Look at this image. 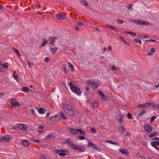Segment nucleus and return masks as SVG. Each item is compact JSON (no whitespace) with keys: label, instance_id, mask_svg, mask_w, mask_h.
<instances>
[{"label":"nucleus","instance_id":"29","mask_svg":"<svg viewBox=\"0 0 159 159\" xmlns=\"http://www.w3.org/2000/svg\"><path fill=\"white\" fill-rule=\"evenodd\" d=\"M155 49L153 48H152L151 50L150 51L149 53H148V54L149 55H152L155 52Z\"/></svg>","mask_w":159,"mask_h":159},{"label":"nucleus","instance_id":"41","mask_svg":"<svg viewBox=\"0 0 159 159\" xmlns=\"http://www.w3.org/2000/svg\"><path fill=\"white\" fill-rule=\"evenodd\" d=\"M68 64L71 69L72 71H73L74 68V66L70 62L68 63Z\"/></svg>","mask_w":159,"mask_h":159},{"label":"nucleus","instance_id":"45","mask_svg":"<svg viewBox=\"0 0 159 159\" xmlns=\"http://www.w3.org/2000/svg\"><path fill=\"white\" fill-rule=\"evenodd\" d=\"M50 120L52 121L55 120H56V117L54 116L52 117H50L49 119Z\"/></svg>","mask_w":159,"mask_h":159},{"label":"nucleus","instance_id":"16","mask_svg":"<svg viewBox=\"0 0 159 159\" xmlns=\"http://www.w3.org/2000/svg\"><path fill=\"white\" fill-rule=\"evenodd\" d=\"M57 39V37H50L49 38L48 40L51 41V44L52 45H54V43L55 42V40Z\"/></svg>","mask_w":159,"mask_h":159},{"label":"nucleus","instance_id":"38","mask_svg":"<svg viewBox=\"0 0 159 159\" xmlns=\"http://www.w3.org/2000/svg\"><path fill=\"white\" fill-rule=\"evenodd\" d=\"M142 105H143V107H144L145 108H148L150 106V105H149V103H146L145 104H142Z\"/></svg>","mask_w":159,"mask_h":159},{"label":"nucleus","instance_id":"8","mask_svg":"<svg viewBox=\"0 0 159 159\" xmlns=\"http://www.w3.org/2000/svg\"><path fill=\"white\" fill-rule=\"evenodd\" d=\"M11 104L14 106L15 107H17L18 106L20 107V103L16 101V100L14 98H13L11 100Z\"/></svg>","mask_w":159,"mask_h":159},{"label":"nucleus","instance_id":"43","mask_svg":"<svg viewBox=\"0 0 159 159\" xmlns=\"http://www.w3.org/2000/svg\"><path fill=\"white\" fill-rule=\"evenodd\" d=\"M156 118V117L155 116H152L151 119H150V122L151 123H152V122Z\"/></svg>","mask_w":159,"mask_h":159},{"label":"nucleus","instance_id":"14","mask_svg":"<svg viewBox=\"0 0 159 159\" xmlns=\"http://www.w3.org/2000/svg\"><path fill=\"white\" fill-rule=\"evenodd\" d=\"M88 145L87 146L88 147H93L95 149H97L98 148L97 145L89 141L88 142Z\"/></svg>","mask_w":159,"mask_h":159},{"label":"nucleus","instance_id":"57","mask_svg":"<svg viewBox=\"0 0 159 159\" xmlns=\"http://www.w3.org/2000/svg\"><path fill=\"white\" fill-rule=\"evenodd\" d=\"M5 71V69L4 68L2 67H0V71L4 72Z\"/></svg>","mask_w":159,"mask_h":159},{"label":"nucleus","instance_id":"64","mask_svg":"<svg viewBox=\"0 0 159 159\" xmlns=\"http://www.w3.org/2000/svg\"><path fill=\"white\" fill-rule=\"evenodd\" d=\"M119 38L120 39L121 41L123 42L125 41V40L124 39V38L122 37H120Z\"/></svg>","mask_w":159,"mask_h":159},{"label":"nucleus","instance_id":"10","mask_svg":"<svg viewBox=\"0 0 159 159\" xmlns=\"http://www.w3.org/2000/svg\"><path fill=\"white\" fill-rule=\"evenodd\" d=\"M152 127L150 125L146 124L144 126L145 130L147 132H150L152 130Z\"/></svg>","mask_w":159,"mask_h":159},{"label":"nucleus","instance_id":"20","mask_svg":"<svg viewBox=\"0 0 159 159\" xmlns=\"http://www.w3.org/2000/svg\"><path fill=\"white\" fill-rule=\"evenodd\" d=\"M57 18L61 19V20H65V17L60 14H57Z\"/></svg>","mask_w":159,"mask_h":159},{"label":"nucleus","instance_id":"9","mask_svg":"<svg viewBox=\"0 0 159 159\" xmlns=\"http://www.w3.org/2000/svg\"><path fill=\"white\" fill-rule=\"evenodd\" d=\"M66 143L69 146L73 149L75 145V144H74V143L71 141V139L70 138L68 139L66 141Z\"/></svg>","mask_w":159,"mask_h":159},{"label":"nucleus","instance_id":"53","mask_svg":"<svg viewBox=\"0 0 159 159\" xmlns=\"http://www.w3.org/2000/svg\"><path fill=\"white\" fill-rule=\"evenodd\" d=\"M79 139L80 140H83L85 139V138L83 136H81L79 137Z\"/></svg>","mask_w":159,"mask_h":159},{"label":"nucleus","instance_id":"21","mask_svg":"<svg viewBox=\"0 0 159 159\" xmlns=\"http://www.w3.org/2000/svg\"><path fill=\"white\" fill-rule=\"evenodd\" d=\"M152 146H155L157 145H159V141H154L150 143Z\"/></svg>","mask_w":159,"mask_h":159},{"label":"nucleus","instance_id":"23","mask_svg":"<svg viewBox=\"0 0 159 159\" xmlns=\"http://www.w3.org/2000/svg\"><path fill=\"white\" fill-rule=\"evenodd\" d=\"M98 94L100 96H101V97L102 96L105 97L106 98H107V96L105 95L104 94L103 92L101 91V90H98Z\"/></svg>","mask_w":159,"mask_h":159},{"label":"nucleus","instance_id":"5","mask_svg":"<svg viewBox=\"0 0 159 159\" xmlns=\"http://www.w3.org/2000/svg\"><path fill=\"white\" fill-rule=\"evenodd\" d=\"M55 151L57 153H59V155L60 156H64L67 155L69 153V151L68 150L66 149H62L61 150H56Z\"/></svg>","mask_w":159,"mask_h":159},{"label":"nucleus","instance_id":"7","mask_svg":"<svg viewBox=\"0 0 159 159\" xmlns=\"http://www.w3.org/2000/svg\"><path fill=\"white\" fill-rule=\"evenodd\" d=\"M17 127L20 129L26 130L28 128L26 125L24 124H19L17 125Z\"/></svg>","mask_w":159,"mask_h":159},{"label":"nucleus","instance_id":"12","mask_svg":"<svg viewBox=\"0 0 159 159\" xmlns=\"http://www.w3.org/2000/svg\"><path fill=\"white\" fill-rule=\"evenodd\" d=\"M69 131L72 134L74 135H77L78 134L77 129H75L71 128L69 129Z\"/></svg>","mask_w":159,"mask_h":159},{"label":"nucleus","instance_id":"11","mask_svg":"<svg viewBox=\"0 0 159 159\" xmlns=\"http://www.w3.org/2000/svg\"><path fill=\"white\" fill-rule=\"evenodd\" d=\"M119 151L122 154H128L129 153V152L127 149L125 148L122 149L121 148H119Z\"/></svg>","mask_w":159,"mask_h":159},{"label":"nucleus","instance_id":"22","mask_svg":"<svg viewBox=\"0 0 159 159\" xmlns=\"http://www.w3.org/2000/svg\"><path fill=\"white\" fill-rule=\"evenodd\" d=\"M98 102V101H95L94 102L92 103V106L94 109L97 108Z\"/></svg>","mask_w":159,"mask_h":159},{"label":"nucleus","instance_id":"40","mask_svg":"<svg viewBox=\"0 0 159 159\" xmlns=\"http://www.w3.org/2000/svg\"><path fill=\"white\" fill-rule=\"evenodd\" d=\"M127 117L129 119H131L132 118V114L130 113H128Z\"/></svg>","mask_w":159,"mask_h":159},{"label":"nucleus","instance_id":"36","mask_svg":"<svg viewBox=\"0 0 159 159\" xmlns=\"http://www.w3.org/2000/svg\"><path fill=\"white\" fill-rule=\"evenodd\" d=\"M134 41L137 43H139L140 44H141L142 43V42L140 40L137 39H134Z\"/></svg>","mask_w":159,"mask_h":159},{"label":"nucleus","instance_id":"3","mask_svg":"<svg viewBox=\"0 0 159 159\" xmlns=\"http://www.w3.org/2000/svg\"><path fill=\"white\" fill-rule=\"evenodd\" d=\"M87 83L93 88H97L100 85L99 81L96 80H87Z\"/></svg>","mask_w":159,"mask_h":159},{"label":"nucleus","instance_id":"4","mask_svg":"<svg viewBox=\"0 0 159 159\" xmlns=\"http://www.w3.org/2000/svg\"><path fill=\"white\" fill-rule=\"evenodd\" d=\"M73 149L79 152H84L86 151V149L84 146L76 144H75Z\"/></svg>","mask_w":159,"mask_h":159},{"label":"nucleus","instance_id":"32","mask_svg":"<svg viewBox=\"0 0 159 159\" xmlns=\"http://www.w3.org/2000/svg\"><path fill=\"white\" fill-rule=\"evenodd\" d=\"M13 77L15 79L17 80L18 78V75L15 71L13 73Z\"/></svg>","mask_w":159,"mask_h":159},{"label":"nucleus","instance_id":"61","mask_svg":"<svg viewBox=\"0 0 159 159\" xmlns=\"http://www.w3.org/2000/svg\"><path fill=\"white\" fill-rule=\"evenodd\" d=\"M111 69H112V70H116V69H117V68L116 67V66H112V67H111Z\"/></svg>","mask_w":159,"mask_h":159},{"label":"nucleus","instance_id":"25","mask_svg":"<svg viewBox=\"0 0 159 159\" xmlns=\"http://www.w3.org/2000/svg\"><path fill=\"white\" fill-rule=\"evenodd\" d=\"M80 2L82 4L84 5L85 6H87L88 5V3L85 0H81Z\"/></svg>","mask_w":159,"mask_h":159},{"label":"nucleus","instance_id":"44","mask_svg":"<svg viewBox=\"0 0 159 159\" xmlns=\"http://www.w3.org/2000/svg\"><path fill=\"white\" fill-rule=\"evenodd\" d=\"M133 5L132 4H128L127 6V7L129 9H132V6Z\"/></svg>","mask_w":159,"mask_h":159},{"label":"nucleus","instance_id":"33","mask_svg":"<svg viewBox=\"0 0 159 159\" xmlns=\"http://www.w3.org/2000/svg\"><path fill=\"white\" fill-rule=\"evenodd\" d=\"M62 68L65 74L67 73V70H66V65L63 64L62 65Z\"/></svg>","mask_w":159,"mask_h":159},{"label":"nucleus","instance_id":"37","mask_svg":"<svg viewBox=\"0 0 159 159\" xmlns=\"http://www.w3.org/2000/svg\"><path fill=\"white\" fill-rule=\"evenodd\" d=\"M107 27L111 28L112 30H114V31H117V29L115 27H113V26H111L109 25H107Z\"/></svg>","mask_w":159,"mask_h":159},{"label":"nucleus","instance_id":"62","mask_svg":"<svg viewBox=\"0 0 159 159\" xmlns=\"http://www.w3.org/2000/svg\"><path fill=\"white\" fill-rule=\"evenodd\" d=\"M112 144H114L116 145H119V144L118 143H117L116 142H114V141H113Z\"/></svg>","mask_w":159,"mask_h":159},{"label":"nucleus","instance_id":"49","mask_svg":"<svg viewBox=\"0 0 159 159\" xmlns=\"http://www.w3.org/2000/svg\"><path fill=\"white\" fill-rule=\"evenodd\" d=\"M124 120L123 118L121 116L120 117L119 119V122L122 123Z\"/></svg>","mask_w":159,"mask_h":159},{"label":"nucleus","instance_id":"34","mask_svg":"<svg viewBox=\"0 0 159 159\" xmlns=\"http://www.w3.org/2000/svg\"><path fill=\"white\" fill-rule=\"evenodd\" d=\"M27 61L29 68H31L34 66V65L33 63H30L28 60Z\"/></svg>","mask_w":159,"mask_h":159},{"label":"nucleus","instance_id":"58","mask_svg":"<svg viewBox=\"0 0 159 159\" xmlns=\"http://www.w3.org/2000/svg\"><path fill=\"white\" fill-rule=\"evenodd\" d=\"M31 111L33 114V115H35V112H34L35 110H34V109L33 108H31Z\"/></svg>","mask_w":159,"mask_h":159},{"label":"nucleus","instance_id":"18","mask_svg":"<svg viewBox=\"0 0 159 159\" xmlns=\"http://www.w3.org/2000/svg\"><path fill=\"white\" fill-rule=\"evenodd\" d=\"M22 144L24 146H27L29 145L30 143L27 140H23L21 142Z\"/></svg>","mask_w":159,"mask_h":159},{"label":"nucleus","instance_id":"48","mask_svg":"<svg viewBox=\"0 0 159 159\" xmlns=\"http://www.w3.org/2000/svg\"><path fill=\"white\" fill-rule=\"evenodd\" d=\"M39 112L41 113H43L44 112V110L43 108H40L39 109Z\"/></svg>","mask_w":159,"mask_h":159},{"label":"nucleus","instance_id":"31","mask_svg":"<svg viewBox=\"0 0 159 159\" xmlns=\"http://www.w3.org/2000/svg\"><path fill=\"white\" fill-rule=\"evenodd\" d=\"M57 47L51 48V50L53 54H54L55 52L57 51Z\"/></svg>","mask_w":159,"mask_h":159},{"label":"nucleus","instance_id":"51","mask_svg":"<svg viewBox=\"0 0 159 159\" xmlns=\"http://www.w3.org/2000/svg\"><path fill=\"white\" fill-rule=\"evenodd\" d=\"M32 141L34 142H37L39 143H40L41 142L40 140H33Z\"/></svg>","mask_w":159,"mask_h":159},{"label":"nucleus","instance_id":"6","mask_svg":"<svg viewBox=\"0 0 159 159\" xmlns=\"http://www.w3.org/2000/svg\"><path fill=\"white\" fill-rule=\"evenodd\" d=\"M11 139V137L9 135H7L2 138L0 141H2L4 142H8Z\"/></svg>","mask_w":159,"mask_h":159},{"label":"nucleus","instance_id":"55","mask_svg":"<svg viewBox=\"0 0 159 159\" xmlns=\"http://www.w3.org/2000/svg\"><path fill=\"white\" fill-rule=\"evenodd\" d=\"M145 111H144L143 110L139 113V115L140 116H142L145 113Z\"/></svg>","mask_w":159,"mask_h":159},{"label":"nucleus","instance_id":"35","mask_svg":"<svg viewBox=\"0 0 159 159\" xmlns=\"http://www.w3.org/2000/svg\"><path fill=\"white\" fill-rule=\"evenodd\" d=\"M13 49L16 52L19 57L21 56L18 50L14 48H13Z\"/></svg>","mask_w":159,"mask_h":159},{"label":"nucleus","instance_id":"56","mask_svg":"<svg viewBox=\"0 0 159 159\" xmlns=\"http://www.w3.org/2000/svg\"><path fill=\"white\" fill-rule=\"evenodd\" d=\"M106 142L112 144L113 141L111 140H107L106 141Z\"/></svg>","mask_w":159,"mask_h":159},{"label":"nucleus","instance_id":"13","mask_svg":"<svg viewBox=\"0 0 159 159\" xmlns=\"http://www.w3.org/2000/svg\"><path fill=\"white\" fill-rule=\"evenodd\" d=\"M149 24V23L146 21L139 20L138 22V25H148Z\"/></svg>","mask_w":159,"mask_h":159},{"label":"nucleus","instance_id":"63","mask_svg":"<svg viewBox=\"0 0 159 159\" xmlns=\"http://www.w3.org/2000/svg\"><path fill=\"white\" fill-rule=\"evenodd\" d=\"M44 60L46 62H48L49 60V59L48 57H46L45 58Z\"/></svg>","mask_w":159,"mask_h":159},{"label":"nucleus","instance_id":"27","mask_svg":"<svg viewBox=\"0 0 159 159\" xmlns=\"http://www.w3.org/2000/svg\"><path fill=\"white\" fill-rule=\"evenodd\" d=\"M137 157H138L139 158H145L143 156L140 154L139 152H137L136 153Z\"/></svg>","mask_w":159,"mask_h":159},{"label":"nucleus","instance_id":"39","mask_svg":"<svg viewBox=\"0 0 159 159\" xmlns=\"http://www.w3.org/2000/svg\"><path fill=\"white\" fill-rule=\"evenodd\" d=\"M47 42L48 41L47 40H46L45 39H44L42 43V46H45V44L47 43Z\"/></svg>","mask_w":159,"mask_h":159},{"label":"nucleus","instance_id":"47","mask_svg":"<svg viewBox=\"0 0 159 159\" xmlns=\"http://www.w3.org/2000/svg\"><path fill=\"white\" fill-rule=\"evenodd\" d=\"M102 100L103 101H104V100H107L108 99V97L107 96V98H106L105 97H103V96H102Z\"/></svg>","mask_w":159,"mask_h":159},{"label":"nucleus","instance_id":"28","mask_svg":"<svg viewBox=\"0 0 159 159\" xmlns=\"http://www.w3.org/2000/svg\"><path fill=\"white\" fill-rule=\"evenodd\" d=\"M59 114L63 119L66 120V117L65 116L62 112L60 111L59 112Z\"/></svg>","mask_w":159,"mask_h":159},{"label":"nucleus","instance_id":"42","mask_svg":"<svg viewBox=\"0 0 159 159\" xmlns=\"http://www.w3.org/2000/svg\"><path fill=\"white\" fill-rule=\"evenodd\" d=\"M77 25L80 26H82L84 25V23L83 22H79L77 23Z\"/></svg>","mask_w":159,"mask_h":159},{"label":"nucleus","instance_id":"15","mask_svg":"<svg viewBox=\"0 0 159 159\" xmlns=\"http://www.w3.org/2000/svg\"><path fill=\"white\" fill-rule=\"evenodd\" d=\"M56 136V134L54 133H52L51 134H48L46 137V139H50L54 138Z\"/></svg>","mask_w":159,"mask_h":159},{"label":"nucleus","instance_id":"59","mask_svg":"<svg viewBox=\"0 0 159 159\" xmlns=\"http://www.w3.org/2000/svg\"><path fill=\"white\" fill-rule=\"evenodd\" d=\"M148 42H156V40H152V39H149L148 40Z\"/></svg>","mask_w":159,"mask_h":159},{"label":"nucleus","instance_id":"17","mask_svg":"<svg viewBox=\"0 0 159 159\" xmlns=\"http://www.w3.org/2000/svg\"><path fill=\"white\" fill-rule=\"evenodd\" d=\"M78 132H79L80 134L82 135H85L86 134V132L82 129H78Z\"/></svg>","mask_w":159,"mask_h":159},{"label":"nucleus","instance_id":"54","mask_svg":"<svg viewBox=\"0 0 159 159\" xmlns=\"http://www.w3.org/2000/svg\"><path fill=\"white\" fill-rule=\"evenodd\" d=\"M117 22L119 24H121L123 22V21L120 20L118 19L117 20Z\"/></svg>","mask_w":159,"mask_h":159},{"label":"nucleus","instance_id":"50","mask_svg":"<svg viewBox=\"0 0 159 159\" xmlns=\"http://www.w3.org/2000/svg\"><path fill=\"white\" fill-rule=\"evenodd\" d=\"M140 38H143V39L148 38L149 37L147 36H140Z\"/></svg>","mask_w":159,"mask_h":159},{"label":"nucleus","instance_id":"60","mask_svg":"<svg viewBox=\"0 0 159 159\" xmlns=\"http://www.w3.org/2000/svg\"><path fill=\"white\" fill-rule=\"evenodd\" d=\"M152 146L154 147L157 150L159 151V148L158 147H157V146Z\"/></svg>","mask_w":159,"mask_h":159},{"label":"nucleus","instance_id":"1","mask_svg":"<svg viewBox=\"0 0 159 159\" xmlns=\"http://www.w3.org/2000/svg\"><path fill=\"white\" fill-rule=\"evenodd\" d=\"M63 108L66 113L69 116L73 117L75 116V112L70 105L67 104H65Z\"/></svg>","mask_w":159,"mask_h":159},{"label":"nucleus","instance_id":"46","mask_svg":"<svg viewBox=\"0 0 159 159\" xmlns=\"http://www.w3.org/2000/svg\"><path fill=\"white\" fill-rule=\"evenodd\" d=\"M90 130L93 133H95L96 132L95 129L93 128H91Z\"/></svg>","mask_w":159,"mask_h":159},{"label":"nucleus","instance_id":"24","mask_svg":"<svg viewBox=\"0 0 159 159\" xmlns=\"http://www.w3.org/2000/svg\"><path fill=\"white\" fill-rule=\"evenodd\" d=\"M22 90L24 92H27L29 91V89L26 87H24L22 88Z\"/></svg>","mask_w":159,"mask_h":159},{"label":"nucleus","instance_id":"2","mask_svg":"<svg viewBox=\"0 0 159 159\" xmlns=\"http://www.w3.org/2000/svg\"><path fill=\"white\" fill-rule=\"evenodd\" d=\"M69 85L70 87L71 90L74 93L77 95H79L81 93L80 88L77 86H75L71 82L69 83Z\"/></svg>","mask_w":159,"mask_h":159},{"label":"nucleus","instance_id":"30","mask_svg":"<svg viewBox=\"0 0 159 159\" xmlns=\"http://www.w3.org/2000/svg\"><path fill=\"white\" fill-rule=\"evenodd\" d=\"M1 66L5 67V68L7 69L8 68L9 64L7 62L5 63L4 64L2 63Z\"/></svg>","mask_w":159,"mask_h":159},{"label":"nucleus","instance_id":"19","mask_svg":"<svg viewBox=\"0 0 159 159\" xmlns=\"http://www.w3.org/2000/svg\"><path fill=\"white\" fill-rule=\"evenodd\" d=\"M120 133L123 134L125 131V127L123 125H121L119 128Z\"/></svg>","mask_w":159,"mask_h":159},{"label":"nucleus","instance_id":"26","mask_svg":"<svg viewBox=\"0 0 159 159\" xmlns=\"http://www.w3.org/2000/svg\"><path fill=\"white\" fill-rule=\"evenodd\" d=\"M157 134H158V133H157V132H155L154 133H152L151 134H150L149 135V138H152V137L155 136H156Z\"/></svg>","mask_w":159,"mask_h":159},{"label":"nucleus","instance_id":"52","mask_svg":"<svg viewBox=\"0 0 159 159\" xmlns=\"http://www.w3.org/2000/svg\"><path fill=\"white\" fill-rule=\"evenodd\" d=\"M139 20H130L131 21H132V22H133L136 23L137 24H138V22L139 21Z\"/></svg>","mask_w":159,"mask_h":159}]
</instances>
